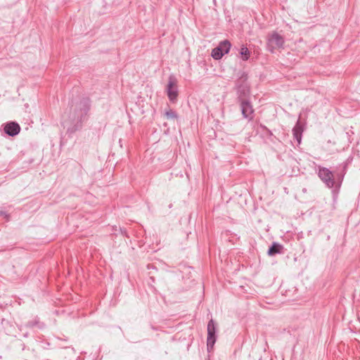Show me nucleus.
Returning a JSON list of instances; mask_svg holds the SVG:
<instances>
[{
    "mask_svg": "<svg viewBox=\"0 0 360 360\" xmlns=\"http://www.w3.org/2000/svg\"><path fill=\"white\" fill-rule=\"evenodd\" d=\"M231 44L228 40H224L219 43V46L212 51V56L215 60L221 59L223 56L228 53Z\"/></svg>",
    "mask_w": 360,
    "mask_h": 360,
    "instance_id": "1",
    "label": "nucleus"
},
{
    "mask_svg": "<svg viewBox=\"0 0 360 360\" xmlns=\"http://www.w3.org/2000/svg\"><path fill=\"white\" fill-rule=\"evenodd\" d=\"M284 40L281 36L277 33H272L269 39L268 46L271 51H274L276 49L283 48Z\"/></svg>",
    "mask_w": 360,
    "mask_h": 360,
    "instance_id": "2",
    "label": "nucleus"
},
{
    "mask_svg": "<svg viewBox=\"0 0 360 360\" xmlns=\"http://www.w3.org/2000/svg\"><path fill=\"white\" fill-rule=\"evenodd\" d=\"M167 96L170 101H175L178 96L176 81L170 79L167 85Z\"/></svg>",
    "mask_w": 360,
    "mask_h": 360,
    "instance_id": "3",
    "label": "nucleus"
},
{
    "mask_svg": "<svg viewBox=\"0 0 360 360\" xmlns=\"http://www.w3.org/2000/svg\"><path fill=\"white\" fill-rule=\"evenodd\" d=\"M319 176L329 187L333 186V175L328 169L321 168L319 172Z\"/></svg>",
    "mask_w": 360,
    "mask_h": 360,
    "instance_id": "4",
    "label": "nucleus"
},
{
    "mask_svg": "<svg viewBox=\"0 0 360 360\" xmlns=\"http://www.w3.org/2000/svg\"><path fill=\"white\" fill-rule=\"evenodd\" d=\"M207 346L212 347L215 342V328L212 320L210 321L207 324Z\"/></svg>",
    "mask_w": 360,
    "mask_h": 360,
    "instance_id": "5",
    "label": "nucleus"
},
{
    "mask_svg": "<svg viewBox=\"0 0 360 360\" xmlns=\"http://www.w3.org/2000/svg\"><path fill=\"white\" fill-rule=\"evenodd\" d=\"M20 126L15 122L7 124L4 127V131L6 134L11 136H15L20 131Z\"/></svg>",
    "mask_w": 360,
    "mask_h": 360,
    "instance_id": "6",
    "label": "nucleus"
},
{
    "mask_svg": "<svg viewBox=\"0 0 360 360\" xmlns=\"http://www.w3.org/2000/svg\"><path fill=\"white\" fill-rule=\"evenodd\" d=\"M252 106L248 102L242 103V112L245 117H248L252 113Z\"/></svg>",
    "mask_w": 360,
    "mask_h": 360,
    "instance_id": "7",
    "label": "nucleus"
},
{
    "mask_svg": "<svg viewBox=\"0 0 360 360\" xmlns=\"http://www.w3.org/2000/svg\"><path fill=\"white\" fill-rule=\"evenodd\" d=\"M240 55L243 60H248L250 56V52L247 47L243 46L240 50Z\"/></svg>",
    "mask_w": 360,
    "mask_h": 360,
    "instance_id": "8",
    "label": "nucleus"
},
{
    "mask_svg": "<svg viewBox=\"0 0 360 360\" xmlns=\"http://www.w3.org/2000/svg\"><path fill=\"white\" fill-rule=\"evenodd\" d=\"M281 246L277 244H274L269 250V255H274L279 252Z\"/></svg>",
    "mask_w": 360,
    "mask_h": 360,
    "instance_id": "9",
    "label": "nucleus"
},
{
    "mask_svg": "<svg viewBox=\"0 0 360 360\" xmlns=\"http://www.w3.org/2000/svg\"><path fill=\"white\" fill-rule=\"evenodd\" d=\"M165 115L167 119H174L176 117V114L172 110L167 112Z\"/></svg>",
    "mask_w": 360,
    "mask_h": 360,
    "instance_id": "10",
    "label": "nucleus"
}]
</instances>
